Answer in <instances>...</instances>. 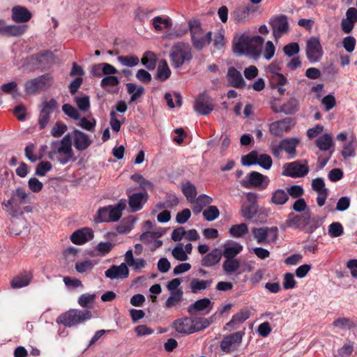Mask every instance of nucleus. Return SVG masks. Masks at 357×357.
<instances>
[{
	"label": "nucleus",
	"instance_id": "27",
	"mask_svg": "<svg viewBox=\"0 0 357 357\" xmlns=\"http://www.w3.org/2000/svg\"><path fill=\"white\" fill-rule=\"evenodd\" d=\"M151 24L155 31L160 32L169 29L172 26V22L169 17L167 15H160L152 18Z\"/></svg>",
	"mask_w": 357,
	"mask_h": 357
},
{
	"label": "nucleus",
	"instance_id": "54",
	"mask_svg": "<svg viewBox=\"0 0 357 357\" xmlns=\"http://www.w3.org/2000/svg\"><path fill=\"white\" fill-rule=\"evenodd\" d=\"M220 215L219 209L215 206H209L203 211V216L207 221H213Z\"/></svg>",
	"mask_w": 357,
	"mask_h": 357
},
{
	"label": "nucleus",
	"instance_id": "12",
	"mask_svg": "<svg viewBox=\"0 0 357 357\" xmlns=\"http://www.w3.org/2000/svg\"><path fill=\"white\" fill-rule=\"evenodd\" d=\"M270 182L267 176L263 175L257 172H252L247 175L245 179L241 181V185L245 188H257L264 190Z\"/></svg>",
	"mask_w": 357,
	"mask_h": 357
},
{
	"label": "nucleus",
	"instance_id": "57",
	"mask_svg": "<svg viewBox=\"0 0 357 357\" xmlns=\"http://www.w3.org/2000/svg\"><path fill=\"white\" fill-rule=\"evenodd\" d=\"M162 235V232H161V231L153 232V231H148L144 232L140 236L139 238L143 243L149 244V243H152L153 240L160 238Z\"/></svg>",
	"mask_w": 357,
	"mask_h": 357
},
{
	"label": "nucleus",
	"instance_id": "35",
	"mask_svg": "<svg viewBox=\"0 0 357 357\" xmlns=\"http://www.w3.org/2000/svg\"><path fill=\"white\" fill-rule=\"evenodd\" d=\"M26 25H7L0 28L1 36H20L25 33Z\"/></svg>",
	"mask_w": 357,
	"mask_h": 357
},
{
	"label": "nucleus",
	"instance_id": "16",
	"mask_svg": "<svg viewBox=\"0 0 357 357\" xmlns=\"http://www.w3.org/2000/svg\"><path fill=\"white\" fill-rule=\"evenodd\" d=\"M213 108V100L207 93H203L196 98L194 109L198 114L207 115Z\"/></svg>",
	"mask_w": 357,
	"mask_h": 357
},
{
	"label": "nucleus",
	"instance_id": "61",
	"mask_svg": "<svg viewBox=\"0 0 357 357\" xmlns=\"http://www.w3.org/2000/svg\"><path fill=\"white\" fill-rule=\"evenodd\" d=\"M52 168V164L48 161L40 162L36 169L35 174L39 176H43Z\"/></svg>",
	"mask_w": 357,
	"mask_h": 357
},
{
	"label": "nucleus",
	"instance_id": "9",
	"mask_svg": "<svg viewBox=\"0 0 357 357\" xmlns=\"http://www.w3.org/2000/svg\"><path fill=\"white\" fill-rule=\"evenodd\" d=\"M241 163L244 166L259 165L263 169L268 170L273 165V160L268 154H259L257 151H252L241 158Z\"/></svg>",
	"mask_w": 357,
	"mask_h": 357
},
{
	"label": "nucleus",
	"instance_id": "19",
	"mask_svg": "<svg viewBox=\"0 0 357 357\" xmlns=\"http://www.w3.org/2000/svg\"><path fill=\"white\" fill-rule=\"evenodd\" d=\"M69 134L71 137V142L73 141V145L78 151H82L87 149L92 142L86 134L79 130H74Z\"/></svg>",
	"mask_w": 357,
	"mask_h": 357
},
{
	"label": "nucleus",
	"instance_id": "53",
	"mask_svg": "<svg viewBox=\"0 0 357 357\" xmlns=\"http://www.w3.org/2000/svg\"><path fill=\"white\" fill-rule=\"evenodd\" d=\"M178 204V199L175 195H169L166 197L163 202L159 203L158 207L159 208H172Z\"/></svg>",
	"mask_w": 357,
	"mask_h": 357
},
{
	"label": "nucleus",
	"instance_id": "32",
	"mask_svg": "<svg viewBox=\"0 0 357 357\" xmlns=\"http://www.w3.org/2000/svg\"><path fill=\"white\" fill-rule=\"evenodd\" d=\"M173 326L178 333L183 334L192 333V319L190 318H184L177 319L174 321Z\"/></svg>",
	"mask_w": 357,
	"mask_h": 357
},
{
	"label": "nucleus",
	"instance_id": "60",
	"mask_svg": "<svg viewBox=\"0 0 357 357\" xmlns=\"http://www.w3.org/2000/svg\"><path fill=\"white\" fill-rule=\"evenodd\" d=\"M62 111L70 118L77 120L80 117L79 112L70 104H64L62 106Z\"/></svg>",
	"mask_w": 357,
	"mask_h": 357
},
{
	"label": "nucleus",
	"instance_id": "44",
	"mask_svg": "<svg viewBox=\"0 0 357 357\" xmlns=\"http://www.w3.org/2000/svg\"><path fill=\"white\" fill-rule=\"evenodd\" d=\"M127 91L129 94H131L130 102H134L139 98L142 96V95L144 92V88L142 86H137L134 83H127L126 84Z\"/></svg>",
	"mask_w": 357,
	"mask_h": 357
},
{
	"label": "nucleus",
	"instance_id": "47",
	"mask_svg": "<svg viewBox=\"0 0 357 357\" xmlns=\"http://www.w3.org/2000/svg\"><path fill=\"white\" fill-rule=\"evenodd\" d=\"M316 145L321 151H328L333 146V139L331 135L324 134L316 140Z\"/></svg>",
	"mask_w": 357,
	"mask_h": 357
},
{
	"label": "nucleus",
	"instance_id": "37",
	"mask_svg": "<svg viewBox=\"0 0 357 357\" xmlns=\"http://www.w3.org/2000/svg\"><path fill=\"white\" fill-rule=\"evenodd\" d=\"M250 317V310L245 308L234 314L231 321L227 324V327L236 328Z\"/></svg>",
	"mask_w": 357,
	"mask_h": 357
},
{
	"label": "nucleus",
	"instance_id": "7",
	"mask_svg": "<svg viewBox=\"0 0 357 357\" xmlns=\"http://www.w3.org/2000/svg\"><path fill=\"white\" fill-rule=\"evenodd\" d=\"M91 317V312L88 310L72 309L61 314L56 321L65 326L71 327L90 319Z\"/></svg>",
	"mask_w": 357,
	"mask_h": 357
},
{
	"label": "nucleus",
	"instance_id": "62",
	"mask_svg": "<svg viewBox=\"0 0 357 357\" xmlns=\"http://www.w3.org/2000/svg\"><path fill=\"white\" fill-rule=\"evenodd\" d=\"M343 234V227L340 222H333L328 226V234L331 237H338Z\"/></svg>",
	"mask_w": 357,
	"mask_h": 357
},
{
	"label": "nucleus",
	"instance_id": "40",
	"mask_svg": "<svg viewBox=\"0 0 357 357\" xmlns=\"http://www.w3.org/2000/svg\"><path fill=\"white\" fill-rule=\"evenodd\" d=\"M212 282V280L192 279L190 283V289L193 294H197L208 289Z\"/></svg>",
	"mask_w": 357,
	"mask_h": 357
},
{
	"label": "nucleus",
	"instance_id": "34",
	"mask_svg": "<svg viewBox=\"0 0 357 357\" xmlns=\"http://www.w3.org/2000/svg\"><path fill=\"white\" fill-rule=\"evenodd\" d=\"M283 151L290 155L291 158H294L296 155V149L300 142V139L296 137L286 138L280 141Z\"/></svg>",
	"mask_w": 357,
	"mask_h": 357
},
{
	"label": "nucleus",
	"instance_id": "50",
	"mask_svg": "<svg viewBox=\"0 0 357 357\" xmlns=\"http://www.w3.org/2000/svg\"><path fill=\"white\" fill-rule=\"evenodd\" d=\"M229 232L234 238H241L248 232V225L245 223L232 225Z\"/></svg>",
	"mask_w": 357,
	"mask_h": 357
},
{
	"label": "nucleus",
	"instance_id": "55",
	"mask_svg": "<svg viewBox=\"0 0 357 357\" xmlns=\"http://www.w3.org/2000/svg\"><path fill=\"white\" fill-rule=\"evenodd\" d=\"M210 325L209 321L206 318L192 319V333L199 332Z\"/></svg>",
	"mask_w": 357,
	"mask_h": 357
},
{
	"label": "nucleus",
	"instance_id": "23",
	"mask_svg": "<svg viewBox=\"0 0 357 357\" xmlns=\"http://www.w3.org/2000/svg\"><path fill=\"white\" fill-rule=\"evenodd\" d=\"M93 238V231L91 228L84 227L74 231L70 236L71 241L77 245H82Z\"/></svg>",
	"mask_w": 357,
	"mask_h": 357
},
{
	"label": "nucleus",
	"instance_id": "59",
	"mask_svg": "<svg viewBox=\"0 0 357 357\" xmlns=\"http://www.w3.org/2000/svg\"><path fill=\"white\" fill-rule=\"evenodd\" d=\"M79 249L75 247H68L63 250V256L65 259L68 262H73L77 257Z\"/></svg>",
	"mask_w": 357,
	"mask_h": 357
},
{
	"label": "nucleus",
	"instance_id": "10",
	"mask_svg": "<svg viewBox=\"0 0 357 357\" xmlns=\"http://www.w3.org/2000/svg\"><path fill=\"white\" fill-rule=\"evenodd\" d=\"M192 43L195 48L202 50L210 44L211 41V32L204 33L199 25L189 24Z\"/></svg>",
	"mask_w": 357,
	"mask_h": 357
},
{
	"label": "nucleus",
	"instance_id": "43",
	"mask_svg": "<svg viewBox=\"0 0 357 357\" xmlns=\"http://www.w3.org/2000/svg\"><path fill=\"white\" fill-rule=\"evenodd\" d=\"M96 298V294H83L77 300L78 304L82 307L86 309H91L93 307Z\"/></svg>",
	"mask_w": 357,
	"mask_h": 357
},
{
	"label": "nucleus",
	"instance_id": "2",
	"mask_svg": "<svg viewBox=\"0 0 357 357\" xmlns=\"http://www.w3.org/2000/svg\"><path fill=\"white\" fill-rule=\"evenodd\" d=\"M48 157L63 165L76 160L70 134L66 135L61 140L53 141L51 143Z\"/></svg>",
	"mask_w": 357,
	"mask_h": 357
},
{
	"label": "nucleus",
	"instance_id": "21",
	"mask_svg": "<svg viewBox=\"0 0 357 357\" xmlns=\"http://www.w3.org/2000/svg\"><path fill=\"white\" fill-rule=\"evenodd\" d=\"M128 275L129 270L125 263L119 266L113 265L105 272V277L111 280L124 279L128 278Z\"/></svg>",
	"mask_w": 357,
	"mask_h": 357
},
{
	"label": "nucleus",
	"instance_id": "63",
	"mask_svg": "<svg viewBox=\"0 0 357 357\" xmlns=\"http://www.w3.org/2000/svg\"><path fill=\"white\" fill-rule=\"evenodd\" d=\"M283 51L285 55H287L289 57H291L297 54L299 52L300 47L297 43H291L286 45L283 47Z\"/></svg>",
	"mask_w": 357,
	"mask_h": 357
},
{
	"label": "nucleus",
	"instance_id": "13",
	"mask_svg": "<svg viewBox=\"0 0 357 357\" xmlns=\"http://www.w3.org/2000/svg\"><path fill=\"white\" fill-rule=\"evenodd\" d=\"M269 24L273 31L274 38L278 40L289 31V22L285 15H280L272 17Z\"/></svg>",
	"mask_w": 357,
	"mask_h": 357
},
{
	"label": "nucleus",
	"instance_id": "24",
	"mask_svg": "<svg viewBox=\"0 0 357 357\" xmlns=\"http://www.w3.org/2000/svg\"><path fill=\"white\" fill-rule=\"evenodd\" d=\"M248 199L249 202H252L251 204L248 205H243L241 207V215L242 216L247 219H252L257 213L258 206L255 202L256 195L254 193L249 192L248 194Z\"/></svg>",
	"mask_w": 357,
	"mask_h": 357
},
{
	"label": "nucleus",
	"instance_id": "45",
	"mask_svg": "<svg viewBox=\"0 0 357 357\" xmlns=\"http://www.w3.org/2000/svg\"><path fill=\"white\" fill-rule=\"evenodd\" d=\"M182 192L188 202L194 203L195 199L197 196V189L193 184L190 182H186L183 184Z\"/></svg>",
	"mask_w": 357,
	"mask_h": 357
},
{
	"label": "nucleus",
	"instance_id": "42",
	"mask_svg": "<svg viewBox=\"0 0 357 357\" xmlns=\"http://www.w3.org/2000/svg\"><path fill=\"white\" fill-rule=\"evenodd\" d=\"M252 11V8L249 5L241 6L234 11V17L237 22H243L247 19L250 13Z\"/></svg>",
	"mask_w": 357,
	"mask_h": 357
},
{
	"label": "nucleus",
	"instance_id": "30",
	"mask_svg": "<svg viewBox=\"0 0 357 357\" xmlns=\"http://www.w3.org/2000/svg\"><path fill=\"white\" fill-rule=\"evenodd\" d=\"M222 258V250L214 248L206 254L201 261V264L205 267H211L218 264Z\"/></svg>",
	"mask_w": 357,
	"mask_h": 357
},
{
	"label": "nucleus",
	"instance_id": "39",
	"mask_svg": "<svg viewBox=\"0 0 357 357\" xmlns=\"http://www.w3.org/2000/svg\"><path fill=\"white\" fill-rule=\"evenodd\" d=\"M289 200V196L283 189H277L273 192L270 203L277 206H282L285 204Z\"/></svg>",
	"mask_w": 357,
	"mask_h": 357
},
{
	"label": "nucleus",
	"instance_id": "58",
	"mask_svg": "<svg viewBox=\"0 0 357 357\" xmlns=\"http://www.w3.org/2000/svg\"><path fill=\"white\" fill-rule=\"evenodd\" d=\"M173 257L179 261H186L188 259L187 254L185 253L183 244L180 243L177 245L172 251Z\"/></svg>",
	"mask_w": 357,
	"mask_h": 357
},
{
	"label": "nucleus",
	"instance_id": "29",
	"mask_svg": "<svg viewBox=\"0 0 357 357\" xmlns=\"http://www.w3.org/2000/svg\"><path fill=\"white\" fill-rule=\"evenodd\" d=\"M31 18V13L29 10L22 6H15L12 9V19L17 23H24Z\"/></svg>",
	"mask_w": 357,
	"mask_h": 357
},
{
	"label": "nucleus",
	"instance_id": "41",
	"mask_svg": "<svg viewBox=\"0 0 357 357\" xmlns=\"http://www.w3.org/2000/svg\"><path fill=\"white\" fill-rule=\"evenodd\" d=\"M183 292L181 289L172 291L170 296L165 301V307L172 308L178 305L183 301Z\"/></svg>",
	"mask_w": 357,
	"mask_h": 357
},
{
	"label": "nucleus",
	"instance_id": "11",
	"mask_svg": "<svg viewBox=\"0 0 357 357\" xmlns=\"http://www.w3.org/2000/svg\"><path fill=\"white\" fill-rule=\"evenodd\" d=\"M252 233L259 244L275 243L278 237L277 227L252 228Z\"/></svg>",
	"mask_w": 357,
	"mask_h": 357
},
{
	"label": "nucleus",
	"instance_id": "22",
	"mask_svg": "<svg viewBox=\"0 0 357 357\" xmlns=\"http://www.w3.org/2000/svg\"><path fill=\"white\" fill-rule=\"evenodd\" d=\"M149 195L146 192H137L129 196L128 204L132 212L141 210L147 202Z\"/></svg>",
	"mask_w": 357,
	"mask_h": 357
},
{
	"label": "nucleus",
	"instance_id": "49",
	"mask_svg": "<svg viewBox=\"0 0 357 357\" xmlns=\"http://www.w3.org/2000/svg\"><path fill=\"white\" fill-rule=\"evenodd\" d=\"M95 264L93 261L91 259L83 260L77 261L75 264V268L79 273H89L93 268Z\"/></svg>",
	"mask_w": 357,
	"mask_h": 357
},
{
	"label": "nucleus",
	"instance_id": "18",
	"mask_svg": "<svg viewBox=\"0 0 357 357\" xmlns=\"http://www.w3.org/2000/svg\"><path fill=\"white\" fill-rule=\"evenodd\" d=\"M294 125V121L291 118H286L271 123L269 125V131L275 136H282L284 132L290 130Z\"/></svg>",
	"mask_w": 357,
	"mask_h": 357
},
{
	"label": "nucleus",
	"instance_id": "20",
	"mask_svg": "<svg viewBox=\"0 0 357 357\" xmlns=\"http://www.w3.org/2000/svg\"><path fill=\"white\" fill-rule=\"evenodd\" d=\"M213 303L207 298L196 301L193 304L189 305L188 312L190 314H195L197 312H204V314H208L212 308Z\"/></svg>",
	"mask_w": 357,
	"mask_h": 357
},
{
	"label": "nucleus",
	"instance_id": "1",
	"mask_svg": "<svg viewBox=\"0 0 357 357\" xmlns=\"http://www.w3.org/2000/svg\"><path fill=\"white\" fill-rule=\"evenodd\" d=\"M264 41V38L261 36L243 34L234 43L233 50L236 54H245L257 59L261 55Z\"/></svg>",
	"mask_w": 357,
	"mask_h": 357
},
{
	"label": "nucleus",
	"instance_id": "3",
	"mask_svg": "<svg viewBox=\"0 0 357 357\" xmlns=\"http://www.w3.org/2000/svg\"><path fill=\"white\" fill-rule=\"evenodd\" d=\"M285 223L288 227L298 229L307 234H312L322 222L318 216H312L310 211L307 209L301 214L290 213Z\"/></svg>",
	"mask_w": 357,
	"mask_h": 357
},
{
	"label": "nucleus",
	"instance_id": "26",
	"mask_svg": "<svg viewBox=\"0 0 357 357\" xmlns=\"http://www.w3.org/2000/svg\"><path fill=\"white\" fill-rule=\"evenodd\" d=\"M32 278L33 275L31 272L23 271L12 279L10 286L13 289L26 287L31 283Z\"/></svg>",
	"mask_w": 357,
	"mask_h": 357
},
{
	"label": "nucleus",
	"instance_id": "31",
	"mask_svg": "<svg viewBox=\"0 0 357 357\" xmlns=\"http://www.w3.org/2000/svg\"><path fill=\"white\" fill-rule=\"evenodd\" d=\"M242 341V336H225L221 341L220 348L225 352L236 349Z\"/></svg>",
	"mask_w": 357,
	"mask_h": 357
},
{
	"label": "nucleus",
	"instance_id": "17",
	"mask_svg": "<svg viewBox=\"0 0 357 357\" xmlns=\"http://www.w3.org/2000/svg\"><path fill=\"white\" fill-rule=\"evenodd\" d=\"M29 63L34 66L32 69L45 68L52 64L54 61V54L52 52L45 51L39 54L32 55L28 58Z\"/></svg>",
	"mask_w": 357,
	"mask_h": 357
},
{
	"label": "nucleus",
	"instance_id": "46",
	"mask_svg": "<svg viewBox=\"0 0 357 357\" xmlns=\"http://www.w3.org/2000/svg\"><path fill=\"white\" fill-rule=\"evenodd\" d=\"M299 109V102L294 98H290L286 103L281 106V112L285 114H293Z\"/></svg>",
	"mask_w": 357,
	"mask_h": 357
},
{
	"label": "nucleus",
	"instance_id": "64",
	"mask_svg": "<svg viewBox=\"0 0 357 357\" xmlns=\"http://www.w3.org/2000/svg\"><path fill=\"white\" fill-rule=\"evenodd\" d=\"M288 196L293 198H299L304 194L303 188L298 185H294L287 188Z\"/></svg>",
	"mask_w": 357,
	"mask_h": 357
},
{
	"label": "nucleus",
	"instance_id": "4",
	"mask_svg": "<svg viewBox=\"0 0 357 357\" xmlns=\"http://www.w3.org/2000/svg\"><path fill=\"white\" fill-rule=\"evenodd\" d=\"M29 203V194L23 188H17L13 191L10 199L2 202L3 207L12 217L22 215L23 211H20V205Z\"/></svg>",
	"mask_w": 357,
	"mask_h": 357
},
{
	"label": "nucleus",
	"instance_id": "8",
	"mask_svg": "<svg viewBox=\"0 0 357 357\" xmlns=\"http://www.w3.org/2000/svg\"><path fill=\"white\" fill-rule=\"evenodd\" d=\"M53 81L52 76L48 73L40 75L25 83V92L29 95H32L45 91L52 85Z\"/></svg>",
	"mask_w": 357,
	"mask_h": 357
},
{
	"label": "nucleus",
	"instance_id": "38",
	"mask_svg": "<svg viewBox=\"0 0 357 357\" xmlns=\"http://www.w3.org/2000/svg\"><path fill=\"white\" fill-rule=\"evenodd\" d=\"M213 202V199L205 195H200L197 198L195 199L194 203H192V211L195 214H199L203 209V208L207 205L211 204Z\"/></svg>",
	"mask_w": 357,
	"mask_h": 357
},
{
	"label": "nucleus",
	"instance_id": "28",
	"mask_svg": "<svg viewBox=\"0 0 357 357\" xmlns=\"http://www.w3.org/2000/svg\"><path fill=\"white\" fill-rule=\"evenodd\" d=\"M227 78L230 85L233 87L242 89L245 85L242 75L234 67H229L228 68Z\"/></svg>",
	"mask_w": 357,
	"mask_h": 357
},
{
	"label": "nucleus",
	"instance_id": "25",
	"mask_svg": "<svg viewBox=\"0 0 357 357\" xmlns=\"http://www.w3.org/2000/svg\"><path fill=\"white\" fill-rule=\"evenodd\" d=\"M222 248V257L223 256L225 259H236L235 257L240 254L243 249L241 244L234 241L224 244Z\"/></svg>",
	"mask_w": 357,
	"mask_h": 357
},
{
	"label": "nucleus",
	"instance_id": "33",
	"mask_svg": "<svg viewBox=\"0 0 357 357\" xmlns=\"http://www.w3.org/2000/svg\"><path fill=\"white\" fill-rule=\"evenodd\" d=\"M333 326L342 331L350 330L357 328V319L341 317L333 322Z\"/></svg>",
	"mask_w": 357,
	"mask_h": 357
},
{
	"label": "nucleus",
	"instance_id": "5",
	"mask_svg": "<svg viewBox=\"0 0 357 357\" xmlns=\"http://www.w3.org/2000/svg\"><path fill=\"white\" fill-rule=\"evenodd\" d=\"M192 58V48L188 43L178 42L171 49L169 59L171 65L174 68L181 67L185 62Z\"/></svg>",
	"mask_w": 357,
	"mask_h": 357
},
{
	"label": "nucleus",
	"instance_id": "36",
	"mask_svg": "<svg viewBox=\"0 0 357 357\" xmlns=\"http://www.w3.org/2000/svg\"><path fill=\"white\" fill-rule=\"evenodd\" d=\"M240 266V261L237 259H225L222 263V270L227 275H239L241 272L238 271Z\"/></svg>",
	"mask_w": 357,
	"mask_h": 357
},
{
	"label": "nucleus",
	"instance_id": "56",
	"mask_svg": "<svg viewBox=\"0 0 357 357\" xmlns=\"http://www.w3.org/2000/svg\"><path fill=\"white\" fill-rule=\"evenodd\" d=\"M119 79L114 75L106 76L102 79L100 86L106 89L107 87H114L119 84Z\"/></svg>",
	"mask_w": 357,
	"mask_h": 357
},
{
	"label": "nucleus",
	"instance_id": "6",
	"mask_svg": "<svg viewBox=\"0 0 357 357\" xmlns=\"http://www.w3.org/2000/svg\"><path fill=\"white\" fill-rule=\"evenodd\" d=\"M126 200L122 199L114 206L109 205L99 208L96 218V220L100 222L118 221L122 215V211L126 207Z\"/></svg>",
	"mask_w": 357,
	"mask_h": 357
},
{
	"label": "nucleus",
	"instance_id": "14",
	"mask_svg": "<svg viewBox=\"0 0 357 357\" xmlns=\"http://www.w3.org/2000/svg\"><path fill=\"white\" fill-rule=\"evenodd\" d=\"M306 56L311 63L319 61L323 56L322 47L319 39L311 37L307 42Z\"/></svg>",
	"mask_w": 357,
	"mask_h": 357
},
{
	"label": "nucleus",
	"instance_id": "52",
	"mask_svg": "<svg viewBox=\"0 0 357 357\" xmlns=\"http://www.w3.org/2000/svg\"><path fill=\"white\" fill-rule=\"evenodd\" d=\"M141 61L142 64L149 70H153L155 67V56L151 52H146L144 54Z\"/></svg>",
	"mask_w": 357,
	"mask_h": 357
},
{
	"label": "nucleus",
	"instance_id": "51",
	"mask_svg": "<svg viewBox=\"0 0 357 357\" xmlns=\"http://www.w3.org/2000/svg\"><path fill=\"white\" fill-rule=\"evenodd\" d=\"M117 61L123 66L127 67H134L139 63V59L135 55L119 56Z\"/></svg>",
	"mask_w": 357,
	"mask_h": 357
},
{
	"label": "nucleus",
	"instance_id": "48",
	"mask_svg": "<svg viewBox=\"0 0 357 357\" xmlns=\"http://www.w3.org/2000/svg\"><path fill=\"white\" fill-rule=\"evenodd\" d=\"M171 70L165 60H161L157 69V78L163 82L167 79L171 75Z\"/></svg>",
	"mask_w": 357,
	"mask_h": 357
},
{
	"label": "nucleus",
	"instance_id": "15",
	"mask_svg": "<svg viewBox=\"0 0 357 357\" xmlns=\"http://www.w3.org/2000/svg\"><path fill=\"white\" fill-rule=\"evenodd\" d=\"M282 175L291 178H300L305 176L309 172L307 164H301L298 161H294L283 166Z\"/></svg>",
	"mask_w": 357,
	"mask_h": 357
}]
</instances>
